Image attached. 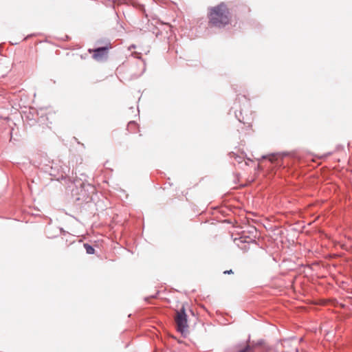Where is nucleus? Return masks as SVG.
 Here are the masks:
<instances>
[{
  "mask_svg": "<svg viewBox=\"0 0 352 352\" xmlns=\"http://www.w3.org/2000/svg\"><path fill=\"white\" fill-rule=\"evenodd\" d=\"M208 23L210 25L222 28L230 22V12L224 3L212 7L208 11Z\"/></svg>",
  "mask_w": 352,
  "mask_h": 352,
  "instance_id": "obj_1",
  "label": "nucleus"
},
{
  "mask_svg": "<svg viewBox=\"0 0 352 352\" xmlns=\"http://www.w3.org/2000/svg\"><path fill=\"white\" fill-rule=\"evenodd\" d=\"M175 322L177 331L182 335H186L188 333V324L187 315L183 306L179 311H177L175 316Z\"/></svg>",
  "mask_w": 352,
  "mask_h": 352,
  "instance_id": "obj_2",
  "label": "nucleus"
},
{
  "mask_svg": "<svg viewBox=\"0 0 352 352\" xmlns=\"http://www.w3.org/2000/svg\"><path fill=\"white\" fill-rule=\"evenodd\" d=\"M108 52V47H98L95 50H89V53H93V58L98 60L101 61L107 58Z\"/></svg>",
  "mask_w": 352,
  "mask_h": 352,
  "instance_id": "obj_3",
  "label": "nucleus"
},
{
  "mask_svg": "<svg viewBox=\"0 0 352 352\" xmlns=\"http://www.w3.org/2000/svg\"><path fill=\"white\" fill-rule=\"evenodd\" d=\"M229 155L230 158L235 160L239 163L242 162L244 158L243 154L238 155L234 152L230 153Z\"/></svg>",
  "mask_w": 352,
  "mask_h": 352,
  "instance_id": "obj_4",
  "label": "nucleus"
},
{
  "mask_svg": "<svg viewBox=\"0 0 352 352\" xmlns=\"http://www.w3.org/2000/svg\"><path fill=\"white\" fill-rule=\"evenodd\" d=\"M84 247H85L87 254H94L95 250H94V248L92 246H91L88 243H85L84 244Z\"/></svg>",
  "mask_w": 352,
  "mask_h": 352,
  "instance_id": "obj_5",
  "label": "nucleus"
},
{
  "mask_svg": "<svg viewBox=\"0 0 352 352\" xmlns=\"http://www.w3.org/2000/svg\"><path fill=\"white\" fill-rule=\"evenodd\" d=\"M238 352H254V349L250 345H247L242 349H240Z\"/></svg>",
  "mask_w": 352,
  "mask_h": 352,
  "instance_id": "obj_6",
  "label": "nucleus"
},
{
  "mask_svg": "<svg viewBox=\"0 0 352 352\" xmlns=\"http://www.w3.org/2000/svg\"><path fill=\"white\" fill-rule=\"evenodd\" d=\"M223 274H233V271L232 270H226V271H224Z\"/></svg>",
  "mask_w": 352,
  "mask_h": 352,
  "instance_id": "obj_7",
  "label": "nucleus"
},
{
  "mask_svg": "<svg viewBox=\"0 0 352 352\" xmlns=\"http://www.w3.org/2000/svg\"><path fill=\"white\" fill-rule=\"evenodd\" d=\"M135 124H135V122H129V123L128 126H129V128H131V127H133V126H135Z\"/></svg>",
  "mask_w": 352,
  "mask_h": 352,
  "instance_id": "obj_8",
  "label": "nucleus"
},
{
  "mask_svg": "<svg viewBox=\"0 0 352 352\" xmlns=\"http://www.w3.org/2000/svg\"><path fill=\"white\" fill-rule=\"evenodd\" d=\"M274 156H273V157H270V161H272V162H273V160H274Z\"/></svg>",
  "mask_w": 352,
  "mask_h": 352,
  "instance_id": "obj_9",
  "label": "nucleus"
}]
</instances>
